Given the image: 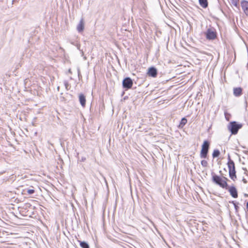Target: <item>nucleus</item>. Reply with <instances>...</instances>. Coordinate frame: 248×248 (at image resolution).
<instances>
[{
	"label": "nucleus",
	"instance_id": "8",
	"mask_svg": "<svg viewBox=\"0 0 248 248\" xmlns=\"http://www.w3.org/2000/svg\"><path fill=\"white\" fill-rule=\"evenodd\" d=\"M157 74V70L154 67H150L148 69L147 72V75L153 78H155L156 77Z\"/></svg>",
	"mask_w": 248,
	"mask_h": 248
},
{
	"label": "nucleus",
	"instance_id": "6",
	"mask_svg": "<svg viewBox=\"0 0 248 248\" xmlns=\"http://www.w3.org/2000/svg\"><path fill=\"white\" fill-rule=\"evenodd\" d=\"M133 85V81L130 78H126L123 81V86L124 88L129 89Z\"/></svg>",
	"mask_w": 248,
	"mask_h": 248
},
{
	"label": "nucleus",
	"instance_id": "22",
	"mask_svg": "<svg viewBox=\"0 0 248 248\" xmlns=\"http://www.w3.org/2000/svg\"><path fill=\"white\" fill-rule=\"evenodd\" d=\"M246 207H247V209H248V202L247 203Z\"/></svg>",
	"mask_w": 248,
	"mask_h": 248
},
{
	"label": "nucleus",
	"instance_id": "11",
	"mask_svg": "<svg viewBox=\"0 0 248 248\" xmlns=\"http://www.w3.org/2000/svg\"><path fill=\"white\" fill-rule=\"evenodd\" d=\"M79 100L80 104L82 107H85L86 104L85 96L83 94H80L79 95Z\"/></svg>",
	"mask_w": 248,
	"mask_h": 248
},
{
	"label": "nucleus",
	"instance_id": "21",
	"mask_svg": "<svg viewBox=\"0 0 248 248\" xmlns=\"http://www.w3.org/2000/svg\"><path fill=\"white\" fill-rule=\"evenodd\" d=\"M64 85H65V88L67 89V87L68 86V83L67 82H64Z\"/></svg>",
	"mask_w": 248,
	"mask_h": 248
},
{
	"label": "nucleus",
	"instance_id": "26",
	"mask_svg": "<svg viewBox=\"0 0 248 248\" xmlns=\"http://www.w3.org/2000/svg\"><path fill=\"white\" fill-rule=\"evenodd\" d=\"M84 59L85 60H86V57H84Z\"/></svg>",
	"mask_w": 248,
	"mask_h": 248
},
{
	"label": "nucleus",
	"instance_id": "1",
	"mask_svg": "<svg viewBox=\"0 0 248 248\" xmlns=\"http://www.w3.org/2000/svg\"><path fill=\"white\" fill-rule=\"evenodd\" d=\"M242 127V124H238L235 121L231 122L228 126V129L231 131L232 134L233 135L236 134L239 129L241 128Z\"/></svg>",
	"mask_w": 248,
	"mask_h": 248
},
{
	"label": "nucleus",
	"instance_id": "13",
	"mask_svg": "<svg viewBox=\"0 0 248 248\" xmlns=\"http://www.w3.org/2000/svg\"><path fill=\"white\" fill-rule=\"evenodd\" d=\"M187 119L185 118H183L182 119L180 124L178 125L179 128H182L186 124Z\"/></svg>",
	"mask_w": 248,
	"mask_h": 248
},
{
	"label": "nucleus",
	"instance_id": "10",
	"mask_svg": "<svg viewBox=\"0 0 248 248\" xmlns=\"http://www.w3.org/2000/svg\"><path fill=\"white\" fill-rule=\"evenodd\" d=\"M229 192L233 198H236L238 197L237 191L235 187H230Z\"/></svg>",
	"mask_w": 248,
	"mask_h": 248
},
{
	"label": "nucleus",
	"instance_id": "18",
	"mask_svg": "<svg viewBox=\"0 0 248 248\" xmlns=\"http://www.w3.org/2000/svg\"><path fill=\"white\" fill-rule=\"evenodd\" d=\"M201 164L203 167H206L208 163L206 160H203L201 161Z\"/></svg>",
	"mask_w": 248,
	"mask_h": 248
},
{
	"label": "nucleus",
	"instance_id": "23",
	"mask_svg": "<svg viewBox=\"0 0 248 248\" xmlns=\"http://www.w3.org/2000/svg\"><path fill=\"white\" fill-rule=\"evenodd\" d=\"M68 72L71 73V69H69Z\"/></svg>",
	"mask_w": 248,
	"mask_h": 248
},
{
	"label": "nucleus",
	"instance_id": "16",
	"mask_svg": "<svg viewBox=\"0 0 248 248\" xmlns=\"http://www.w3.org/2000/svg\"><path fill=\"white\" fill-rule=\"evenodd\" d=\"M232 5L236 8L239 7L238 0H230Z\"/></svg>",
	"mask_w": 248,
	"mask_h": 248
},
{
	"label": "nucleus",
	"instance_id": "14",
	"mask_svg": "<svg viewBox=\"0 0 248 248\" xmlns=\"http://www.w3.org/2000/svg\"><path fill=\"white\" fill-rule=\"evenodd\" d=\"M199 2L202 7L206 8L208 6L207 0H199Z\"/></svg>",
	"mask_w": 248,
	"mask_h": 248
},
{
	"label": "nucleus",
	"instance_id": "17",
	"mask_svg": "<svg viewBox=\"0 0 248 248\" xmlns=\"http://www.w3.org/2000/svg\"><path fill=\"white\" fill-rule=\"evenodd\" d=\"M220 155V152L218 150H215L213 153V158L217 157H218Z\"/></svg>",
	"mask_w": 248,
	"mask_h": 248
},
{
	"label": "nucleus",
	"instance_id": "5",
	"mask_svg": "<svg viewBox=\"0 0 248 248\" xmlns=\"http://www.w3.org/2000/svg\"><path fill=\"white\" fill-rule=\"evenodd\" d=\"M206 37L208 40H214L217 37V33L214 28L211 27L207 30L205 32Z\"/></svg>",
	"mask_w": 248,
	"mask_h": 248
},
{
	"label": "nucleus",
	"instance_id": "27",
	"mask_svg": "<svg viewBox=\"0 0 248 248\" xmlns=\"http://www.w3.org/2000/svg\"><path fill=\"white\" fill-rule=\"evenodd\" d=\"M57 89H58V90H59V87H58Z\"/></svg>",
	"mask_w": 248,
	"mask_h": 248
},
{
	"label": "nucleus",
	"instance_id": "20",
	"mask_svg": "<svg viewBox=\"0 0 248 248\" xmlns=\"http://www.w3.org/2000/svg\"><path fill=\"white\" fill-rule=\"evenodd\" d=\"M34 192V190L33 189H30L27 190V193L28 194H31Z\"/></svg>",
	"mask_w": 248,
	"mask_h": 248
},
{
	"label": "nucleus",
	"instance_id": "2",
	"mask_svg": "<svg viewBox=\"0 0 248 248\" xmlns=\"http://www.w3.org/2000/svg\"><path fill=\"white\" fill-rule=\"evenodd\" d=\"M212 179L216 184L218 185L219 186H228L226 182L227 179L224 177L214 175Z\"/></svg>",
	"mask_w": 248,
	"mask_h": 248
},
{
	"label": "nucleus",
	"instance_id": "15",
	"mask_svg": "<svg viewBox=\"0 0 248 248\" xmlns=\"http://www.w3.org/2000/svg\"><path fill=\"white\" fill-rule=\"evenodd\" d=\"M78 242L79 243L80 246L82 248H89V246L86 242L79 240Z\"/></svg>",
	"mask_w": 248,
	"mask_h": 248
},
{
	"label": "nucleus",
	"instance_id": "7",
	"mask_svg": "<svg viewBox=\"0 0 248 248\" xmlns=\"http://www.w3.org/2000/svg\"><path fill=\"white\" fill-rule=\"evenodd\" d=\"M241 6L244 13L248 16V1L245 0H242Z\"/></svg>",
	"mask_w": 248,
	"mask_h": 248
},
{
	"label": "nucleus",
	"instance_id": "3",
	"mask_svg": "<svg viewBox=\"0 0 248 248\" xmlns=\"http://www.w3.org/2000/svg\"><path fill=\"white\" fill-rule=\"evenodd\" d=\"M228 166L229 170L230 176L232 179L234 180V179L236 178L235 175V166L233 161L230 159L229 156Z\"/></svg>",
	"mask_w": 248,
	"mask_h": 248
},
{
	"label": "nucleus",
	"instance_id": "12",
	"mask_svg": "<svg viewBox=\"0 0 248 248\" xmlns=\"http://www.w3.org/2000/svg\"><path fill=\"white\" fill-rule=\"evenodd\" d=\"M242 91L241 88H235L233 89V94L235 96H239L242 94Z\"/></svg>",
	"mask_w": 248,
	"mask_h": 248
},
{
	"label": "nucleus",
	"instance_id": "24",
	"mask_svg": "<svg viewBox=\"0 0 248 248\" xmlns=\"http://www.w3.org/2000/svg\"><path fill=\"white\" fill-rule=\"evenodd\" d=\"M243 181H244V183H246V181L245 179H243Z\"/></svg>",
	"mask_w": 248,
	"mask_h": 248
},
{
	"label": "nucleus",
	"instance_id": "25",
	"mask_svg": "<svg viewBox=\"0 0 248 248\" xmlns=\"http://www.w3.org/2000/svg\"><path fill=\"white\" fill-rule=\"evenodd\" d=\"M16 0H13L12 1V4H13L14 2Z\"/></svg>",
	"mask_w": 248,
	"mask_h": 248
},
{
	"label": "nucleus",
	"instance_id": "19",
	"mask_svg": "<svg viewBox=\"0 0 248 248\" xmlns=\"http://www.w3.org/2000/svg\"><path fill=\"white\" fill-rule=\"evenodd\" d=\"M76 46H77V48L81 51V55L82 56H84V52H83V50H80V45L77 44Z\"/></svg>",
	"mask_w": 248,
	"mask_h": 248
},
{
	"label": "nucleus",
	"instance_id": "4",
	"mask_svg": "<svg viewBox=\"0 0 248 248\" xmlns=\"http://www.w3.org/2000/svg\"><path fill=\"white\" fill-rule=\"evenodd\" d=\"M209 142L207 140H205L203 142L202 146V150L200 153L201 158H205L206 157L209 148Z\"/></svg>",
	"mask_w": 248,
	"mask_h": 248
},
{
	"label": "nucleus",
	"instance_id": "9",
	"mask_svg": "<svg viewBox=\"0 0 248 248\" xmlns=\"http://www.w3.org/2000/svg\"><path fill=\"white\" fill-rule=\"evenodd\" d=\"M84 29V21L83 18H82L78 24V25L77 27V30L79 32H81L83 31Z\"/></svg>",
	"mask_w": 248,
	"mask_h": 248
}]
</instances>
